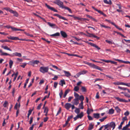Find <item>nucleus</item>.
<instances>
[{
	"label": "nucleus",
	"instance_id": "obj_53",
	"mask_svg": "<svg viewBox=\"0 0 130 130\" xmlns=\"http://www.w3.org/2000/svg\"><path fill=\"white\" fill-rule=\"evenodd\" d=\"M54 75V78H52V79L54 80H56L58 79V77L56 75Z\"/></svg>",
	"mask_w": 130,
	"mask_h": 130
},
{
	"label": "nucleus",
	"instance_id": "obj_11",
	"mask_svg": "<svg viewBox=\"0 0 130 130\" xmlns=\"http://www.w3.org/2000/svg\"><path fill=\"white\" fill-rule=\"evenodd\" d=\"M71 104L70 103H67L64 105V107L67 109L68 110L71 107Z\"/></svg>",
	"mask_w": 130,
	"mask_h": 130
},
{
	"label": "nucleus",
	"instance_id": "obj_44",
	"mask_svg": "<svg viewBox=\"0 0 130 130\" xmlns=\"http://www.w3.org/2000/svg\"><path fill=\"white\" fill-rule=\"evenodd\" d=\"M75 112L76 113L78 114L80 112V110L79 108H76L75 110Z\"/></svg>",
	"mask_w": 130,
	"mask_h": 130
},
{
	"label": "nucleus",
	"instance_id": "obj_26",
	"mask_svg": "<svg viewBox=\"0 0 130 130\" xmlns=\"http://www.w3.org/2000/svg\"><path fill=\"white\" fill-rule=\"evenodd\" d=\"M47 24L53 28H54V27L56 26L55 24L51 23L50 22H48Z\"/></svg>",
	"mask_w": 130,
	"mask_h": 130
},
{
	"label": "nucleus",
	"instance_id": "obj_16",
	"mask_svg": "<svg viewBox=\"0 0 130 130\" xmlns=\"http://www.w3.org/2000/svg\"><path fill=\"white\" fill-rule=\"evenodd\" d=\"M94 117L97 119H98L100 117V114L99 113H94L93 114Z\"/></svg>",
	"mask_w": 130,
	"mask_h": 130
},
{
	"label": "nucleus",
	"instance_id": "obj_46",
	"mask_svg": "<svg viewBox=\"0 0 130 130\" xmlns=\"http://www.w3.org/2000/svg\"><path fill=\"white\" fill-rule=\"evenodd\" d=\"M115 26V27L117 29H118L119 30H122L123 31V30L121 28H119L118 26L116 25L115 24L114 25Z\"/></svg>",
	"mask_w": 130,
	"mask_h": 130
},
{
	"label": "nucleus",
	"instance_id": "obj_43",
	"mask_svg": "<svg viewBox=\"0 0 130 130\" xmlns=\"http://www.w3.org/2000/svg\"><path fill=\"white\" fill-rule=\"evenodd\" d=\"M122 122H123L124 123L125 121L127 120V117L126 116H125L122 119Z\"/></svg>",
	"mask_w": 130,
	"mask_h": 130
},
{
	"label": "nucleus",
	"instance_id": "obj_3",
	"mask_svg": "<svg viewBox=\"0 0 130 130\" xmlns=\"http://www.w3.org/2000/svg\"><path fill=\"white\" fill-rule=\"evenodd\" d=\"M86 64H88L91 67L99 70L101 71H102V69L100 67L94 64L88 62L86 63Z\"/></svg>",
	"mask_w": 130,
	"mask_h": 130
},
{
	"label": "nucleus",
	"instance_id": "obj_40",
	"mask_svg": "<svg viewBox=\"0 0 130 130\" xmlns=\"http://www.w3.org/2000/svg\"><path fill=\"white\" fill-rule=\"evenodd\" d=\"M81 89L83 92H85L86 91V89L85 87L82 86Z\"/></svg>",
	"mask_w": 130,
	"mask_h": 130
},
{
	"label": "nucleus",
	"instance_id": "obj_30",
	"mask_svg": "<svg viewBox=\"0 0 130 130\" xmlns=\"http://www.w3.org/2000/svg\"><path fill=\"white\" fill-rule=\"evenodd\" d=\"M114 110L112 108H111L109 110L108 113L110 114H112L114 113Z\"/></svg>",
	"mask_w": 130,
	"mask_h": 130
},
{
	"label": "nucleus",
	"instance_id": "obj_47",
	"mask_svg": "<svg viewBox=\"0 0 130 130\" xmlns=\"http://www.w3.org/2000/svg\"><path fill=\"white\" fill-rule=\"evenodd\" d=\"M61 109L60 107L59 108V109L57 113V114L56 115V116H57L58 115H59L60 113L61 112Z\"/></svg>",
	"mask_w": 130,
	"mask_h": 130
},
{
	"label": "nucleus",
	"instance_id": "obj_55",
	"mask_svg": "<svg viewBox=\"0 0 130 130\" xmlns=\"http://www.w3.org/2000/svg\"><path fill=\"white\" fill-rule=\"evenodd\" d=\"M129 112L128 111H127L125 112L124 114L126 116H127L129 115Z\"/></svg>",
	"mask_w": 130,
	"mask_h": 130
},
{
	"label": "nucleus",
	"instance_id": "obj_14",
	"mask_svg": "<svg viewBox=\"0 0 130 130\" xmlns=\"http://www.w3.org/2000/svg\"><path fill=\"white\" fill-rule=\"evenodd\" d=\"M118 89L121 90H127L128 93H130V90L126 88L122 87L119 86L118 87Z\"/></svg>",
	"mask_w": 130,
	"mask_h": 130
},
{
	"label": "nucleus",
	"instance_id": "obj_49",
	"mask_svg": "<svg viewBox=\"0 0 130 130\" xmlns=\"http://www.w3.org/2000/svg\"><path fill=\"white\" fill-rule=\"evenodd\" d=\"M8 104V102L7 101H5L3 105V106L4 107H7V105Z\"/></svg>",
	"mask_w": 130,
	"mask_h": 130
},
{
	"label": "nucleus",
	"instance_id": "obj_18",
	"mask_svg": "<svg viewBox=\"0 0 130 130\" xmlns=\"http://www.w3.org/2000/svg\"><path fill=\"white\" fill-rule=\"evenodd\" d=\"M4 27L7 28L8 29L11 28L13 31H15V28L14 27H12L9 25H6L5 26H4Z\"/></svg>",
	"mask_w": 130,
	"mask_h": 130
},
{
	"label": "nucleus",
	"instance_id": "obj_37",
	"mask_svg": "<svg viewBox=\"0 0 130 130\" xmlns=\"http://www.w3.org/2000/svg\"><path fill=\"white\" fill-rule=\"evenodd\" d=\"M24 33L25 34H26L28 36H29L31 37H33V36L32 35L30 34H29L28 33H27L26 32H24Z\"/></svg>",
	"mask_w": 130,
	"mask_h": 130
},
{
	"label": "nucleus",
	"instance_id": "obj_38",
	"mask_svg": "<svg viewBox=\"0 0 130 130\" xmlns=\"http://www.w3.org/2000/svg\"><path fill=\"white\" fill-rule=\"evenodd\" d=\"M124 123H123V122H122L121 123L120 125L118 127V128L119 129H122V125Z\"/></svg>",
	"mask_w": 130,
	"mask_h": 130
},
{
	"label": "nucleus",
	"instance_id": "obj_7",
	"mask_svg": "<svg viewBox=\"0 0 130 130\" xmlns=\"http://www.w3.org/2000/svg\"><path fill=\"white\" fill-rule=\"evenodd\" d=\"M30 64L33 66H34L35 64H38L40 63L39 60H35L34 61H31L29 62Z\"/></svg>",
	"mask_w": 130,
	"mask_h": 130
},
{
	"label": "nucleus",
	"instance_id": "obj_57",
	"mask_svg": "<svg viewBox=\"0 0 130 130\" xmlns=\"http://www.w3.org/2000/svg\"><path fill=\"white\" fill-rule=\"evenodd\" d=\"M87 117L89 120H93V118L90 116L88 115Z\"/></svg>",
	"mask_w": 130,
	"mask_h": 130
},
{
	"label": "nucleus",
	"instance_id": "obj_15",
	"mask_svg": "<svg viewBox=\"0 0 130 130\" xmlns=\"http://www.w3.org/2000/svg\"><path fill=\"white\" fill-rule=\"evenodd\" d=\"M63 72L64 73L65 76L67 77H69L71 75V73L69 71H67L64 70L63 71Z\"/></svg>",
	"mask_w": 130,
	"mask_h": 130
},
{
	"label": "nucleus",
	"instance_id": "obj_58",
	"mask_svg": "<svg viewBox=\"0 0 130 130\" xmlns=\"http://www.w3.org/2000/svg\"><path fill=\"white\" fill-rule=\"evenodd\" d=\"M123 85L126 86L128 87H130V83H124Z\"/></svg>",
	"mask_w": 130,
	"mask_h": 130
},
{
	"label": "nucleus",
	"instance_id": "obj_63",
	"mask_svg": "<svg viewBox=\"0 0 130 130\" xmlns=\"http://www.w3.org/2000/svg\"><path fill=\"white\" fill-rule=\"evenodd\" d=\"M9 63V65H12L13 63V61L11 59L10 60Z\"/></svg>",
	"mask_w": 130,
	"mask_h": 130
},
{
	"label": "nucleus",
	"instance_id": "obj_19",
	"mask_svg": "<svg viewBox=\"0 0 130 130\" xmlns=\"http://www.w3.org/2000/svg\"><path fill=\"white\" fill-rule=\"evenodd\" d=\"M59 84L61 86H63L64 84H66L65 81L64 80H61L59 83Z\"/></svg>",
	"mask_w": 130,
	"mask_h": 130
},
{
	"label": "nucleus",
	"instance_id": "obj_13",
	"mask_svg": "<svg viewBox=\"0 0 130 130\" xmlns=\"http://www.w3.org/2000/svg\"><path fill=\"white\" fill-rule=\"evenodd\" d=\"M109 126L112 128V130H113L115 128L116 126V124L115 123L113 122H112L109 124Z\"/></svg>",
	"mask_w": 130,
	"mask_h": 130
},
{
	"label": "nucleus",
	"instance_id": "obj_12",
	"mask_svg": "<svg viewBox=\"0 0 130 130\" xmlns=\"http://www.w3.org/2000/svg\"><path fill=\"white\" fill-rule=\"evenodd\" d=\"M0 52L1 53L0 54V55L1 56L7 55H8L10 56H11V55L9 54H8L7 53L4 52L2 50H0Z\"/></svg>",
	"mask_w": 130,
	"mask_h": 130
},
{
	"label": "nucleus",
	"instance_id": "obj_21",
	"mask_svg": "<svg viewBox=\"0 0 130 130\" xmlns=\"http://www.w3.org/2000/svg\"><path fill=\"white\" fill-rule=\"evenodd\" d=\"M2 47L5 50H7L10 51H12L11 50L6 46H2Z\"/></svg>",
	"mask_w": 130,
	"mask_h": 130
},
{
	"label": "nucleus",
	"instance_id": "obj_48",
	"mask_svg": "<svg viewBox=\"0 0 130 130\" xmlns=\"http://www.w3.org/2000/svg\"><path fill=\"white\" fill-rule=\"evenodd\" d=\"M51 66H52V67H53L54 68H56L57 70H61V69L59 68H58L57 66H55V65H51Z\"/></svg>",
	"mask_w": 130,
	"mask_h": 130
},
{
	"label": "nucleus",
	"instance_id": "obj_20",
	"mask_svg": "<svg viewBox=\"0 0 130 130\" xmlns=\"http://www.w3.org/2000/svg\"><path fill=\"white\" fill-rule=\"evenodd\" d=\"M13 54L14 56L20 57L22 56V55L20 53H18L17 52H16L13 53Z\"/></svg>",
	"mask_w": 130,
	"mask_h": 130
},
{
	"label": "nucleus",
	"instance_id": "obj_17",
	"mask_svg": "<svg viewBox=\"0 0 130 130\" xmlns=\"http://www.w3.org/2000/svg\"><path fill=\"white\" fill-rule=\"evenodd\" d=\"M78 100H80L81 101V102H83L84 99V97L83 95L79 96L78 94Z\"/></svg>",
	"mask_w": 130,
	"mask_h": 130
},
{
	"label": "nucleus",
	"instance_id": "obj_45",
	"mask_svg": "<svg viewBox=\"0 0 130 130\" xmlns=\"http://www.w3.org/2000/svg\"><path fill=\"white\" fill-rule=\"evenodd\" d=\"M124 95L128 98H130V95L127 93H126L125 92V93L124 94Z\"/></svg>",
	"mask_w": 130,
	"mask_h": 130
},
{
	"label": "nucleus",
	"instance_id": "obj_41",
	"mask_svg": "<svg viewBox=\"0 0 130 130\" xmlns=\"http://www.w3.org/2000/svg\"><path fill=\"white\" fill-rule=\"evenodd\" d=\"M79 89V88L77 86L75 87L74 88V90L76 91H77Z\"/></svg>",
	"mask_w": 130,
	"mask_h": 130
},
{
	"label": "nucleus",
	"instance_id": "obj_29",
	"mask_svg": "<svg viewBox=\"0 0 130 130\" xmlns=\"http://www.w3.org/2000/svg\"><path fill=\"white\" fill-rule=\"evenodd\" d=\"M60 35V33L58 32H57L56 33H55L54 34H52V35H50V36H53V37H55V36H59Z\"/></svg>",
	"mask_w": 130,
	"mask_h": 130
},
{
	"label": "nucleus",
	"instance_id": "obj_50",
	"mask_svg": "<svg viewBox=\"0 0 130 130\" xmlns=\"http://www.w3.org/2000/svg\"><path fill=\"white\" fill-rule=\"evenodd\" d=\"M107 117H104L102 119H99V120L101 122H103L107 118Z\"/></svg>",
	"mask_w": 130,
	"mask_h": 130
},
{
	"label": "nucleus",
	"instance_id": "obj_62",
	"mask_svg": "<svg viewBox=\"0 0 130 130\" xmlns=\"http://www.w3.org/2000/svg\"><path fill=\"white\" fill-rule=\"evenodd\" d=\"M15 17H17L18 15V14L17 12L16 11H14L13 13Z\"/></svg>",
	"mask_w": 130,
	"mask_h": 130
},
{
	"label": "nucleus",
	"instance_id": "obj_23",
	"mask_svg": "<svg viewBox=\"0 0 130 130\" xmlns=\"http://www.w3.org/2000/svg\"><path fill=\"white\" fill-rule=\"evenodd\" d=\"M70 90L69 89H67L64 92V94L63 96V98H65L67 94L69 92Z\"/></svg>",
	"mask_w": 130,
	"mask_h": 130
},
{
	"label": "nucleus",
	"instance_id": "obj_1",
	"mask_svg": "<svg viewBox=\"0 0 130 130\" xmlns=\"http://www.w3.org/2000/svg\"><path fill=\"white\" fill-rule=\"evenodd\" d=\"M54 3L58 5L60 7H61L62 8H64L66 9L67 10L70 12L72 13V12L71 9L67 7L64 6L63 5V3L60 0H57V1H54Z\"/></svg>",
	"mask_w": 130,
	"mask_h": 130
},
{
	"label": "nucleus",
	"instance_id": "obj_27",
	"mask_svg": "<svg viewBox=\"0 0 130 130\" xmlns=\"http://www.w3.org/2000/svg\"><path fill=\"white\" fill-rule=\"evenodd\" d=\"M115 109L117 113H120L121 111V109L118 106L115 107Z\"/></svg>",
	"mask_w": 130,
	"mask_h": 130
},
{
	"label": "nucleus",
	"instance_id": "obj_33",
	"mask_svg": "<svg viewBox=\"0 0 130 130\" xmlns=\"http://www.w3.org/2000/svg\"><path fill=\"white\" fill-rule=\"evenodd\" d=\"M0 42H1L2 43H4L5 42H11V41L9 40H0Z\"/></svg>",
	"mask_w": 130,
	"mask_h": 130
},
{
	"label": "nucleus",
	"instance_id": "obj_5",
	"mask_svg": "<svg viewBox=\"0 0 130 130\" xmlns=\"http://www.w3.org/2000/svg\"><path fill=\"white\" fill-rule=\"evenodd\" d=\"M7 38L10 39H11V40H20L21 41H25L26 40L25 39H19L18 37H13L11 36H10V37H8Z\"/></svg>",
	"mask_w": 130,
	"mask_h": 130
},
{
	"label": "nucleus",
	"instance_id": "obj_51",
	"mask_svg": "<svg viewBox=\"0 0 130 130\" xmlns=\"http://www.w3.org/2000/svg\"><path fill=\"white\" fill-rule=\"evenodd\" d=\"M102 126H103V127H104L105 128V129H107V128L109 126V123L107 124L106 125H103Z\"/></svg>",
	"mask_w": 130,
	"mask_h": 130
},
{
	"label": "nucleus",
	"instance_id": "obj_28",
	"mask_svg": "<svg viewBox=\"0 0 130 130\" xmlns=\"http://www.w3.org/2000/svg\"><path fill=\"white\" fill-rule=\"evenodd\" d=\"M83 102H81L79 105V107L80 109H83L84 108V107L83 106Z\"/></svg>",
	"mask_w": 130,
	"mask_h": 130
},
{
	"label": "nucleus",
	"instance_id": "obj_6",
	"mask_svg": "<svg viewBox=\"0 0 130 130\" xmlns=\"http://www.w3.org/2000/svg\"><path fill=\"white\" fill-rule=\"evenodd\" d=\"M114 98L118 101H119L120 102H124L127 103L128 102V101L126 100L125 99H121L118 97L115 96Z\"/></svg>",
	"mask_w": 130,
	"mask_h": 130
},
{
	"label": "nucleus",
	"instance_id": "obj_54",
	"mask_svg": "<svg viewBox=\"0 0 130 130\" xmlns=\"http://www.w3.org/2000/svg\"><path fill=\"white\" fill-rule=\"evenodd\" d=\"M42 103H40L37 106V109L39 110L41 107L42 106Z\"/></svg>",
	"mask_w": 130,
	"mask_h": 130
},
{
	"label": "nucleus",
	"instance_id": "obj_25",
	"mask_svg": "<svg viewBox=\"0 0 130 130\" xmlns=\"http://www.w3.org/2000/svg\"><path fill=\"white\" fill-rule=\"evenodd\" d=\"M100 24L101 27H103L104 28H107L108 29H110L111 28L110 27L106 26L105 25H104L103 24Z\"/></svg>",
	"mask_w": 130,
	"mask_h": 130
},
{
	"label": "nucleus",
	"instance_id": "obj_56",
	"mask_svg": "<svg viewBox=\"0 0 130 130\" xmlns=\"http://www.w3.org/2000/svg\"><path fill=\"white\" fill-rule=\"evenodd\" d=\"M49 118L48 117H46L44 119V122H46L48 120Z\"/></svg>",
	"mask_w": 130,
	"mask_h": 130
},
{
	"label": "nucleus",
	"instance_id": "obj_31",
	"mask_svg": "<svg viewBox=\"0 0 130 130\" xmlns=\"http://www.w3.org/2000/svg\"><path fill=\"white\" fill-rule=\"evenodd\" d=\"M83 112H82L79 114L77 115L78 118H80V119L81 118L83 117Z\"/></svg>",
	"mask_w": 130,
	"mask_h": 130
},
{
	"label": "nucleus",
	"instance_id": "obj_32",
	"mask_svg": "<svg viewBox=\"0 0 130 130\" xmlns=\"http://www.w3.org/2000/svg\"><path fill=\"white\" fill-rule=\"evenodd\" d=\"M93 128V125L92 124H90L88 127V130H91Z\"/></svg>",
	"mask_w": 130,
	"mask_h": 130
},
{
	"label": "nucleus",
	"instance_id": "obj_39",
	"mask_svg": "<svg viewBox=\"0 0 130 130\" xmlns=\"http://www.w3.org/2000/svg\"><path fill=\"white\" fill-rule=\"evenodd\" d=\"M98 12L100 13V14L103 15L104 17H106L107 16V15L106 14H105L103 12L101 11V10H100L98 11Z\"/></svg>",
	"mask_w": 130,
	"mask_h": 130
},
{
	"label": "nucleus",
	"instance_id": "obj_61",
	"mask_svg": "<svg viewBox=\"0 0 130 130\" xmlns=\"http://www.w3.org/2000/svg\"><path fill=\"white\" fill-rule=\"evenodd\" d=\"M33 109H29L28 111V115H30L32 111H33Z\"/></svg>",
	"mask_w": 130,
	"mask_h": 130
},
{
	"label": "nucleus",
	"instance_id": "obj_2",
	"mask_svg": "<svg viewBox=\"0 0 130 130\" xmlns=\"http://www.w3.org/2000/svg\"><path fill=\"white\" fill-rule=\"evenodd\" d=\"M74 94L75 98L73 100V101L72 102V103L74 105H77L79 103V101L78 98V94L75 92H74Z\"/></svg>",
	"mask_w": 130,
	"mask_h": 130
},
{
	"label": "nucleus",
	"instance_id": "obj_24",
	"mask_svg": "<svg viewBox=\"0 0 130 130\" xmlns=\"http://www.w3.org/2000/svg\"><path fill=\"white\" fill-rule=\"evenodd\" d=\"M103 2L109 5H111L112 4V2L111 0H109V1L107 0H104Z\"/></svg>",
	"mask_w": 130,
	"mask_h": 130
},
{
	"label": "nucleus",
	"instance_id": "obj_34",
	"mask_svg": "<svg viewBox=\"0 0 130 130\" xmlns=\"http://www.w3.org/2000/svg\"><path fill=\"white\" fill-rule=\"evenodd\" d=\"M105 21H107V22L111 24L112 25H113L114 26L115 24L114 23L111 22V21L110 20H108L107 19H105Z\"/></svg>",
	"mask_w": 130,
	"mask_h": 130
},
{
	"label": "nucleus",
	"instance_id": "obj_22",
	"mask_svg": "<svg viewBox=\"0 0 130 130\" xmlns=\"http://www.w3.org/2000/svg\"><path fill=\"white\" fill-rule=\"evenodd\" d=\"M124 83L122 82H115L113 83V84L115 85H123Z\"/></svg>",
	"mask_w": 130,
	"mask_h": 130
},
{
	"label": "nucleus",
	"instance_id": "obj_8",
	"mask_svg": "<svg viewBox=\"0 0 130 130\" xmlns=\"http://www.w3.org/2000/svg\"><path fill=\"white\" fill-rule=\"evenodd\" d=\"M45 5L48 9L54 11V12H58V11L57 10L55 9L54 8L50 7L47 4H45Z\"/></svg>",
	"mask_w": 130,
	"mask_h": 130
},
{
	"label": "nucleus",
	"instance_id": "obj_9",
	"mask_svg": "<svg viewBox=\"0 0 130 130\" xmlns=\"http://www.w3.org/2000/svg\"><path fill=\"white\" fill-rule=\"evenodd\" d=\"M60 33L62 37L64 38H66L67 37V33L63 31H61Z\"/></svg>",
	"mask_w": 130,
	"mask_h": 130
},
{
	"label": "nucleus",
	"instance_id": "obj_36",
	"mask_svg": "<svg viewBox=\"0 0 130 130\" xmlns=\"http://www.w3.org/2000/svg\"><path fill=\"white\" fill-rule=\"evenodd\" d=\"M44 108V113H48V108L47 107H45Z\"/></svg>",
	"mask_w": 130,
	"mask_h": 130
},
{
	"label": "nucleus",
	"instance_id": "obj_64",
	"mask_svg": "<svg viewBox=\"0 0 130 130\" xmlns=\"http://www.w3.org/2000/svg\"><path fill=\"white\" fill-rule=\"evenodd\" d=\"M58 84V83L57 82H55L54 83V87L55 88H56Z\"/></svg>",
	"mask_w": 130,
	"mask_h": 130
},
{
	"label": "nucleus",
	"instance_id": "obj_35",
	"mask_svg": "<svg viewBox=\"0 0 130 130\" xmlns=\"http://www.w3.org/2000/svg\"><path fill=\"white\" fill-rule=\"evenodd\" d=\"M88 71L86 70H84L80 72L81 74H84L87 72Z\"/></svg>",
	"mask_w": 130,
	"mask_h": 130
},
{
	"label": "nucleus",
	"instance_id": "obj_52",
	"mask_svg": "<svg viewBox=\"0 0 130 130\" xmlns=\"http://www.w3.org/2000/svg\"><path fill=\"white\" fill-rule=\"evenodd\" d=\"M33 118L32 117H30V120L29 121V123L30 124H31L33 121Z\"/></svg>",
	"mask_w": 130,
	"mask_h": 130
},
{
	"label": "nucleus",
	"instance_id": "obj_10",
	"mask_svg": "<svg viewBox=\"0 0 130 130\" xmlns=\"http://www.w3.org/2000/svg\"><path fill=\"white\" fill-rule=\"evenodd\" d=\"M88 44L91 46L95 47L98 50H100L101 49V48L100 47H99L97 45L91 42H88Z\"/></svg>",
	"mask_w": 130,
	"mask_h": 130
},
{
	"label": "nucleus",
	"instance_id": "obj_59",
	"mask_svg": "<svg viewBox=\"0 0 130 130\" xmlns=\"http://www.w3.org/2000/svg\"><path fill=\"white\" fill-rule=\"evenodd\" d=\"M73 96H70L69 97L68 100V102H70L71 101V99H73Z\"/></svg>",
	"mask_w": 130,
	"mask_h": 130
},
{
	"label": "nucleus",
	"instance_id": "obj_4",
	"mask_svg": "<svg viewBox=\"0 0 130 130\" xmlns=\"http://www.w3.org/2000/svg\"><path fill=\"white\" fill-rule=\"evenodd\" d=\"M48 67H41L40 68L39 71L41 73L44 74L48 72Z\"/></svg>",
	"mask_w": 130,
	"mask_h": 130
},
{
	"label": "nucleus",
	"instance_id": "obj_42",
	"mask_svg": "<svg viewBox=\"0 0 130 130\" xmlns=\"http://www.w3.org/2000/svg\"><path fill=\"white\" fill-rule=\"evenodd\" d=\"M73 117V115H71L70 116H69L68 117V118L67 119L66 121L67 122H69L70 121V120L72 119Z\"/></svg>",
	"mask_w": 130,
	"mask_h": 130
},
{
	"label": "nucleus",
	"instance_id": "obj_60",
	"mask_svg": "<svg viewBox=\"0 0 130 130\" xmlns=\"http://www.w3.org/2000/svg\"><path fill=\"white\" fill-rule=\"evenodd\" d=\"M15 88H13L12 89V94L13 96H14V94L15 92Z\"/></svg>",
	"mask_w": 130,
	"mask_h": 130
}]
</instances>
